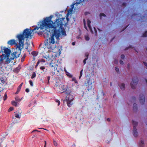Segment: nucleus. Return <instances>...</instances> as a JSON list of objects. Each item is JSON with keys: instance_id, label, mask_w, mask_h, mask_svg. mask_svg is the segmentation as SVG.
Instances as JSON below:
<instances>
[{"instance_id": "f257e3e1", "label": "nucleus", "mask_w": 147, "mask_h": 147, "mask_svg": "<svg viewBox=\"0 0 147 147\" xmlns=\"http://www.w3.org/2000/svg\"><path fill=\"white\" fill-rule=\"evenodd\" d=\"M53 17V16H51L49 17L46 18L43 21L40 22L39 26L34 28L32 30V32H33L37 30H39V31L41 33L44 31L41 30L45 28V31H49L50 33H52L50 37L47 40V42L45 44L48 49L52 50V52L55 53L54 55L57 57L61 54V50L59 48L55 46L54 36L58 40L66 36L65 31L64 29L62 28L63 24L62 22L65 18H57L56 21L53 23L51 20Z\"/></svg>"}, {"instance_id": "f03ea898", "label": "nucleus", "mask_w": 147, "mask_h": 147, "mask_svg": "<svg viewBox=\"0 0 147 147\" xmlns=\"http://www.w3.org/2000/svg\"><path fill=\"white\" fill-rule=\"evenodd\" d=\"M30 29H25L22 34H20L17 36L16 37L19 41V44H16L17 47L16 48V52L13 53L10 56V54L8 58H9L8 60L10 59V62L11 60H13L15 58L19 57L21 53L22 49L23 48L24 45V41L25 38H31L34 34L31 32Z\"/></svg>"}, {"instance_id": "7ed1b4c3", "label": "nucleus", "mask_w": 147, "mask_h": 147, "mask_svg": "<svg viewBox=\"0 0 147 147\" xmlns=\"http://www.w3.org/2000/svg\"><path fill=\"white\" fill-rule=\"evenodd\" d=\"M3 50L4 54L0 56V65L3 63L4 64H8L10 62V59L8 60L9 58H7L9 55L10 53V50L7 48H3V49L1 48V50Z\"/></svg>"}, {"instance_id": "20e7f679", "label": "nucleus", "mask_w": 147, "mask_h": 147, "mask_svg": "<svg viewBox=\"0 0 147 147\" xmlns=\"http://www.w3.org/2000/svg\"><path fill=\"white\" fill-rule=\"evenodd\" d=\"M74 99V97L73 95H71L70 93H68L67 94L65 100L66 101L67 105L69 107H70L73 104V102Z\"/></svg>"}, {"instance_id": "39448f33", "label": "nucleus", "mask_w": 147, "mask_h": 147, "mask_svg": "<svg viewBox=\"0 0 147 147\" xmlns=\"http://www.w3.org/2000/svg\"><path fill=\"white\" fill-rule=\"evenodd\" d=\"M83 21H84V27L85 28V29L88 31V30H89V31H90L93 34V33H94L93 31H92V28H91V27L90 25V24L91 23V22L90 20H88L87 25H88V28L89 29V30H88L86 26L85 19H84Z\"/></svg>"}, {"instance_id": "423d86ee", "label": "nucleus", "mask_w": 147, "mask_h": 147, "mask_svg": "<svg viewBox=\"0 0 147 147\" xmlns=\"http://www.w3.org/2000/svg\"><path fill=\"white\" fill-rule=\"evenodd\" d=\"M132 123L134 125L133 130V134L134 136L136 137L138 136V133L136 127L138 123L133 120L132 121Z\"/></svg>"}, {"instance_id": "0eeeda50", "label": "nucleus", "mask_w": 147, "mask_h": 147, "mask_svg": "<svg viewBox=\"0 0 147 147\" xmlns=\"http://www.w3.org/2000/svg\"><path fill=\"white\" fill-rule=\"evenodd\" d=\"M82 1L81 0H80L79 3L77 2L76 3L72 5L71 6V9H70V10H69V11H68V13L67 15V17L66 18V19H67V21H68V18H67V17L68 16H69V15L71 14L72 13V10L73 9L74 6V5L77 6V5H78L79 4H80L81 2H82Z\"/></svg>"}, {"instance_id": "6e6552de", "label": "nucleus", "mask_w": 147, "mask_h": 147, "mask_svg": "<svg viewBox=\"0 0 147 147\" xmlns=\"http://www.w3.org/2000/svg\"><path fill=\"white\" fill-rule=\"evenodd\" d=\"M133 82L131 84V88L133 89H134L136 87V86L137 82L138 81V78L136 77L132 79Z\"/></svg>"}, {"instance_id": "1a4fd4ad", "label": "nucleus", "mask_w": 147, "mask_h": 147, "mask_svg": "<svg viewBox=\"0 0 147 147\" xmlns=\"http://www.w3.org/2000/svg\"><path fill=\"white\" fill-rule=\"evenodd\" d=\"M7 44L8 45H15L16 46V48L17 47V46L16 45V44H19V43H16L15 40L14 39H11L9 41H8L7 42Z\"/></svg>"}, {"instance_id": "9d476101", "label": "nucleus", "mask_w": 147, "mask_h": 147, "mask_svg": "<svg viewBox=\"0 0 147 147\" xmlns=\"http://www.w3.org/2000/svg\"><path fill=\"white\" fill-rule=\"evenodd\" d=\"M62 88L63 89V91L61 92V93H67V92H66V91L67 90V87L66 86L63 85V86H62Z\"/></svg>"}, {"instance_id": "9b49d317", "label": "nucleus", "mask_w": 147, "mask_h": 147, "mask_svg": "<svg viewBox=\"0 0 147 147\" xmlns=\"http://www.w3.org/2000/svg\"><path fill=\"white\" fill-rule=\"evenodd\" d=\"M85 56L86 57L84 59L83 61V63H84V64H85L86 63V60L88 59V53H85Z\"/></svg>"}, {"instance_id": "f8f14e48", "label": "nucleus", "mask_w": 147, "mask_h": 147, "mask_svg": "<svg viewBox=\"0 0 147 147\" xmlns=\"http://www.w3.org/2000/svg\"><path fill=\"white\" fill-rule=\"evenodd\" d=\"M119 86H120L121 89L122 90H123L125 88V85L124 83H121L119 84Z\"/></svg>"}, {"instance_id": "ddd939ff", "label": "nucleus", "mask_w": 147, "mask_h": 147, "mask_svg": "<svg viewBox=\"0 0 147 147\" xmlns=\"http://www.w3.org/2000/svg\"><path fill=\"white\" fill-rule=\"evenodd\" d=\"M12 104L13 105L16 106L18 105L19 104V103L18 102H16L15 101H12Z\"/></svg>"}, {"instance_id": "4468645a", "label": "nucleus", "mask_w": 147, "mask_h": 147, "mask_svg": "<svg viewBox=\"0 0 147 147\" xmlns=\"http://www.w3.org/2000/svg\"><path fill=\"white\" fill-rule=\"evenodd\" d=\"M144 144V141L143 140H141L139 143V145L141 147H143Z\"/></svg>"}, {"instance_id": "2eb2a0df", "label": "nucleus", "mask_w": 147, "mask_h": 147, "mask_svg": "<svg viewBox=\"0 0 147 147\" xmlns=\"http://www.w3.org/2000/svg\"><path fill=\"white\" fill-rule=\"evenodd\" d=\"M15 117L20 119V117L18 113H15L14 114V117H13V119H15Z\"/></svg>"}, {"instance_id": "dca6fc26", "label": "nucleus", "mask_w": 147, "mask_h": 147, "mask_svg": "<svg viewBox=\"0 0 147 147\" xmlns=\"http://www.w3.org/2000/svg\"><path fill=\"white\" fill-rule=\"evenodd\" d=\"M145 98L144 96H142V98H140V101L141 103H143L144 102Z\"/></svg>"}, {"instance_id": "f3484780", "label": "nucleus", "mask_w": 147, "mask_h": 147, "mask_svg": "<svg viewBox=\"0 0 147 147\" xmlns=\"http://www.w3.org/2000/svg\"><path fill=\"white\" fill-rule=\"evenodd\" d=\"M50 67H54V69H57V68H56L55 69L56 66V67H57V66H58L57 65H52V63H50Z\"/></svg>"}, {"instance_id": "a211bd4d", "label": "nucleus", "mask_w": 147, "mask_h": 147, "mask_svg": "<svg viewBox=\"0 0 147 147\" xmlns=\"http://www.w3.org/2000/svg\"><path fill=\"white\" fill-rule=\"evenodd\" d=\"M32 55L34 56H36L38 54V53L36 52L33 51L32 53Z\"/></svg>"}, {"instance_id": "6ab92c4d", "label": "nucleus", "mask_w": 147, "mask_h": 147, "mask_svg": "<svg viewBox=\"0 0 147 147\" xmlns=\"http://www.w3.org/2000/svg\"><path fill=\"white\" fill-rule=\"evenodd\" d=\"M36 76V74L34 72L32 73V74L31 77V78L32 79H33Z\"/></svg>"}, {"instance_id": "aec40b11", "label": "nucleus", "mask_w": 147, "mask_h": 147, "mask_svg": "<svg viewBox=\"0 0 147 147\" xmlns=\"http://www.w3.org/2000/svg\"><path fill=\"white\" fill-rule=\"evenodd\" d=\"M53 144L54 145L57 146L58 145V143H57L54 140H53Z\"/></svg>"}, {"instance_id": "412c9836", "label": "nucleus", "mask_w": 147, "mask_h": 147, "mask_svg": "<svg viewBox=\"0 0 147 147\" xmlns=\"http://www.w3.org/2000/svg\"><path fill=\"white\" fill-rule=\"evenodd\" d=\"M66 74L70 78H72V75L68 72H67Z\"/></svg>"}, {"instance_id": "4be33fe9", "label": "nucleus", "mask_w": 147, "mask_h": 147, "mask_svg": "<svg viewBox=\"0 0 147 147\" xmlns=\"http://www.w3.org/2000/svg\"><path fill=\"white\" fill-rule=\"evenodd\" d=\"M85 40H88L89 39V37L88 35H86L85 36Z\"/></svg>"}, {"instance_id": "5701e85b", "label": "nucleus", "mask_w": 147, "mask_h": 147, "mask_svg": "<svg viewBox=\"0 0 147 147\" xmlns=\"http://www.w3.org/2000/svg\"><path fill=\"white\" fill-rule=\"evenodd\" d=\"M40 62H45V60L43 59H41L39 60Z\"/></svg>"}, {"instance_id": "b1692460", "label": "nucleus", "mask_w": 147, "mask_h": 147, "mask_svg": "<svg viewBox=\"0 0 147 147\" xmlns=\"http://www.w3.org/2000/svg\"><path fill=\"white\" fill-rule=\"evenodd\" d=\"M20 89H21V88H19L18 87L17 88V91L16 92V94H18V92H20Z\"/></svg>"}, {"instance_id": "393cba45", "label": "nucleus", "mask_w": 147, "mask_h": 147, "mask_svg": "<svg viewBox=\"0 0 147 147\" xmlns=\"http://www.w3.org/2000/svg\"><path fill=\"white\" fill-rule=\"evenodd\" d=\"M137 104H134L133 105V109H137Z\"/></svg>"}, {"instance_id": "a878e982", "label": "nucleus", "mask_w": 147, "mask_h": 147, "mask_svg": "<svg viewBox=\"0 0 147 147\" xmlns=\"http://www.w3.org/2000/svg\"><path fill=\"white\" fill-rule=\"evenodd\" d=\"M72 81H74L75 83H77V81H76L75 78H72Z\"/></svg>"}, {"instance_id": "bb28decb", "label": "nucleus", "mask_w": 147, "mask_h": 147, "mask_svg": "<svg viewBox=\"0 0 147 147\" xmlns=\"http://www.w3.org/2000/svg\"><path fill=\"white\" fill-rule=\"evenodd\" d=\"M100 18H101V17H102V16H104V17H105L106 16V15L105 14H104L103 13H100Z\"/></svg>"}, {"instance_id": "cd10ccee", "label": "nucleus", "mask_w": 147, "mask_h": 147, "mask_svg": "<svg viewBox=\"0 0 147 147\" xmlns=\"http://www.w3.org/2000/svg\"><path fill=\"white\" fill-rule=\"evenodd\" d=\"M82 71H83V69H82L81 71H80V76L79 77V78L80 79L81 76H82Z\"/></svg>"}, {"instance_id": "c85d7f7f", "label": "nucleus", "mask_w": 147, "mask_h": 147, "mask_svg": "<svg viewBox=\"0 0 147 147\" xmlns=\"http://www.w3.org/2000/svg\"><path fill=\"white\" fill-rule=\"evenodd\" d=\"M29 83L31 86H33V84L32 81L31 80H30L29 81Z\"/></svg>"}, {"instance_id": "c756f323", "label": "nucleus", "mask_w": 147, "mask_h": 147, "mask_svg": "<svg viewBox=\"0 0 147 147\" xmlns=\"http://www.w3.org/2000/svg\"><path fill=\"white\" fill-rule=\"evenodd\" d=\"M55 101L56 102H57L58 103V105L59 106V104H60V101L59 100H58L57 99H56L55 100Z\"/></svg>"}, {"instance_id": "7c9ffc66", "label": "nucleus", "mask_w": 147, "mask_h": 147, "mask_svg": "<svg viewBox=\"0 0 147 147\" xmlns=\"http://www.w3.org/2000/svg\"><path fill=\"white\" fill-rule=\"evenodd\" d=\"M13 109V107H11L8 110L9 112H10L12 111Z\"/></svg>"}, {"instance_id": "2f4dec72", "label": "nucleus", "mask_w": 147, "mask_h": 147, "mask_svg": "<svg viewBox=\"0 0 147 147\" xmlns=\"http://www.w3.org/2000/svg\"><path fill=\"white\" fill-rule=\"evenodd\" d=\"M147 35V31H146L143 35V37H146Z\"/></svg>"}, {"instance_id": "473e14b6", "label": "nucleus", "mask_w": 147, "mask_h": 147, "mask_svg": "<svg viewBox=\"0 0 147 147\" xmlns=\"http://www.w3.org/2000/svg\"><path fill=\"white\" fill-rule=\"evenodd\" d=\"M115 70L117 72H118L119 71V69L117 67H115Z\"/></svg>"}, {"instance_id": "72a5a7b5", "label": "nucleus", "mask_w": 147, "mask_h": 147, "mask_svg": "<svg viewBox=\"0 0 147 147\" xmlns=\"http://www.w3.org/2000/svg\"><path fill=\"white\" fill-rule=\"evenodd\" d=\"M45 69V67L44 66H41L40 67V69L42 70H44Z\"/></svg>"}, {"instance_id": "f704fd0d", "label": "nucleus", "mask_w": 147, "mask_h": 147, "mask_svg": "<svg viewBox=\"0 0 147 147\" xmlns=\"http://www.w3.org/2000/svg\"><path fill=\"white\" fill-rule=\"evenodd\" d=\"M93 29H94V32L95 33V35H96V29L94 27V28Z\"/></svg>"}, {"instance_id": "c9c22d12", "label": "nucleus", "mask_w": 147, "mask_h": 147, "mask_svg": "<svg viewBox=\"0 0 147 147\" xmlns=\"http://www.w3.org/2000/svg\"><path fill=\"white\" fill-rule=\"evenodd\" d=\"M124 57H125V56L123 55H121V58L122 59H124Z\"/></svg>"}, {"instance_id": "e433bc0d", "label": "nucleus", "mask_w": 147, "mask_h": 147, "mask_svg": "<svg viewBox=\"0 0 147 147\" xmlns=\"http://www.w3.org/2000/svg\"><path fill=\"white\" fill-rule=\"evenodd\" d=\"M16 100L17 101H20V100L18 99V98H15Z\"/></svg>"}, {"instance_id": "4c0bfd02", "label": "nucleus", "mask_w": 147, "mask_h": 147, "mask_svg": "<svg viewBox=\"0 0 147 147\" xmlns=\"http://www.w3.org/2000/svg\"><path fill=\"white\" fill-rule=\"evenodd\" d=\"M7 97V95L6 94H5L4 96V100H5L6 99Z\"/></svg>"}, {"instance_id": "58836bf2", "label": "nucleus", "mask_w": 147, "mask_h": 147, "mask_svg": "<svg viewBox=\"0 0 147 147\" xmlns=\"http://www.w3.org/2000/svg\"><path fill=\"white\" fill-rule=\"evenodd\" d=\"M26 91L27 92H29V90L28 88H26Z\"/></svg>"}, {"instance_id": "ea45409f", "label": "nucleus", "mask_w": 147, "mask_h": 147, "mask_svg": "<svg viewBox=\"0 0 147 147\" xmlns=\"http://www.w3.org/2000/svg\"><path fill=\"white\" fill-rule=\"evenodd\" d=\"M37 131V132H40V131H39L38 130H34L33 131H32V132H35V131Z\"/></svg>"}, {"instance_id": "a19ab883", "label": "nucleus", "mask_w": 147, "mask_h": 147, "mask_svg": "<svg viewBox=\"0 0 147 147\" xmlns=\"http://www.w3.org/2000/svg\"><path fill=\"white\" fill-rule=\"evenodd\" d=\"M120 63L121 64H123V61L121 60H120Z\"/></svg>"}, {"instance_id": "79ce46f5", "label": "nucleus", "mask_w": 147, "mask_h": 147, "mask_svg": "<svg viewBox=\"0 0 147 147\" xmlns=\"http://www.w3.org/2000/svg\"><path fill=\"white\" fill-rule=\"evenodd\" d=\"M45 145L44 147H46V141H44Z\"/></svg>"}, {"instance_id": "37998d69", "label": "nucleus", "mask_w": 147, "mask_h": 147, "mask_svg": "<svg viewBox=\"0 0 147 147\" xmlns=\"http://www.w3.org/2000/svg\"><path fill=\"white\" fill-rule=\"evenodd\" d=\"M40 63V62L39 61V60H38V62H37V65H36V66H37L38 64H39V63Z\"/></svg>"}, {"instance_id": "c03bdc74", "label": "nucleus", "mask_w": 147, "mask_h": 147, "mask_svg": "<svg viewBox=\"0 0 147 147\" xmlns=\"http://www.w3.org/2000/svg\"><path fill=\"white\" fill-rule=\"evenodd\" d=\"M118 62V61L117 60H115L114 61L115 63H117Z\"/></svg>"}, {"instance_id": "a18cd8bd", "label": "nucleus", "mask_w": 147, "mask_h": 147, "mask_svg": "<svg viewBox=\"0 0 147 147\" xmlns=\"http://www.w3.org/2000/svg\"><path fill=\"white\" fill-rule=\"evenodd\" d=\"M47 79L48 80V82H49V80L50 79V77L49 76H48L47 77Z\"/></svg>"}, {"instance_id": "49530a36", "label": "nucleus", "mask_w": 147, "mask_h": 147, "mask_svg": "<svg viewBox=\"0 0 147 147\" xmlns=\"http://www.w3.org/2000/svg\"><path fill=\"white\" fill-rule=\"evenodd\" d=\"M144 65L146 66L147 67V64L146 63H145V62H144Z\"/></svg>"}, {"instance_id": "de8ad7c7", "label": "nucleus", "mask_w": 147, "mask_h": 147, "mask_svg": "<svg viewBox=\"0 0 147 147\" xmlns=\"http://www.w3.org/2000/svg\"><path fill=\"white\" fill-rule=\"evenodd\" d=\"M107 120L108 121H110V118H107Z\"/></svg>"}, {"instance_id": "09e8293b", "label": "nucleus", "mask_w": 147, "mask_h": 147, "mask_svg": "<svg viewBox=\"0 0 147 147\" xmlns=\"http://www.w3.org/2000/svg\"><path fill=\"white\" fill-rule=\"evenodd\" d=\"M39 129H45V130H47L46 129H44V128H39Z\"/></svg>"}, {"instance_id": "8fccbe9b", "label": "nucleus", "mask_w": 147, "mask_h": 147, "mask_svg": "<svg viewBox=\"0 0 147 147\" xmlns=\"http://www.w3.org/2000/svg\"><path fill=\"white\" fill-rule=\"evenodd\" d=\"M72 45H75V42H73L72 43Z\"/></svg>"}, {"instance_id": "3c124183", "label": "nucleus", "mask_w": 147, "mask_h": 147, "mask_svg": "<svg viewBox=\"0 0 147 147\" xmlns=\"http://www.w3.org/2000/svg\"><path fill=\"white\" fill-rule=\"evenodd\" d=\"M64 71L66 73L67 72H68L67 71V70L65 69H64Z\"/></svg>"}, {"instance_id": "603ef678", "label": "nucleus", "mask_w": 147, "mask_h": 147, "mask_svg": "<svg viewBox=\"0 0 147 147\" xmlns=\"http://www.w3.org/2000/svg\"><path fill=\"white\" fill-rule=\"evenodd\" d=\"M21 87H22V86L20 85L18 87L21 88Z\"/></svg>"}, {"instance_id": "864d4df0", "label": "nucleus", "mask_w": 147, "mask_h": 147, "mask_svg": "<svg viewBox=\"0 0 147 147\" xmlns=\"http://www.w3.org/2000/svg\"><path fill=\"white\" fill-rule=\"evenodd\" d=\"M22 84H23L22 83L20 85H21L22 86Z\"/></svg>"}, {"instance_id": "5fc2aeb1", "label": "nucleus", "mask_w": 147, "mask_h": 147, "mask_svg": "<svg viewBox=\"0 0 147 147\" xmlns=\"http://www.w3.org/2000/svg\"><path fill=\"white\" fill-rule=\"evenodd\" d=\"M110 85L111 86H112L111 83H110Z\"/></svg>"}, {"instance_id": "6e6d98bb", "label": "nucleus", "mask_w": 147, "mask_h": 147, "mask_svg": "<svg viewBox=\"0 0 147 147\" xmlns=\"http://www.w3.org/2000/svg\"><path fill=\"white\" fill-rule=\"evenodd\" d=\"M87 12H86V13H85V14H86H86H87Z\"/></svg>"}, {"instance_id": "4d7b16f0", "label": "nucleus", "mask_w": 147, "mask_h": 147, "mask_svg": "<svg viewBox=\"0 0 147 147\" xmlns=\"http://www.w3.org/2000/svg\"><path fill=\"white\" fill-rule=\"evenodd\" d=\"M23 60V58H22V60Z\"/></svg>"}, {"instance_id": "13d9d810", "label": "nucleus", "mask_w": 147, "mask_h": 147, "mask_svg": "<svg viewBox=\"0 0 147 147\" xmlns=\"http://www.w3.org/2000/svg\"><path fill=\"white\" fill-rule=\"evenodd\" d=\"M23 60V58H22V60Z\"/></svg>"}, {"instance_id": "bf43d9fd", "label": "nucleus", "mask_w": 147, "mask_h": 147, "mask_svg": "<svg viewBox=\"0 0 147 147\" xmlns=\"http://www.w3.org/2000/svg\"><path fill=\"white\" fill-rule=\"evenodd\" d=\"M146 82L147 83V80H146Z\"/></svg>"}, {"instance_id": "052dcab7", "label": "nucleus", "mask_w": 147, "mask_h": 147, "mask_svg": "<svg viewBox=\"0 0 147 147\" xmlns=\"http://www.w3.org/2000/svg\"><path fill=\"white\" fill-rule=\"evenodd\" d=\"M146 51H147V49H146Z\"/></svg>"}]
</instances>
